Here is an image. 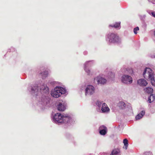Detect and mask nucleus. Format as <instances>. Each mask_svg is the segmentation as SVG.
<instances>
[{
	"instance_id": "f257e3e1",
	"label": "nucleus",
	"mask_w": 155,
	"mask_h": 155,
	"mask_svg": "<svg viewBox=\"0 0 155 155\" xmlns=\"http://www.w3.org/2000/svg\"><path fill=\"white\" fill-rule=\"evenodd\" d=\"M53 122L56 124H65L70 123L72 119L67 114H62L59 113L55 114L52 119Z\"/></svg>"
},
{
	"instance_id": "f03ea898",
	"label": "nucleus",
	"mask_w": 155,
	"mask_h": 155,
	"mask_svg": "<svg viewBox=\"0 0 155 155\" xmlns=\"http://www.w3.org/2000/svg\"><path fill=\"white\" fill-rule=\"evenodd\" d=\"M144 77L150 80L151 84L155 86V74L150 68H146L143 73Z\"/></svg>"
},
{
	"instance_id": "7ed1b4c3",
	"label": "nucleus",
	"mask_w": 155,
	"mask_h": 155,
	"mask_svg": "<svg viewBox=\"0 0 155 155\" xmlns=\"http://www.w3.org/2000/svg\"><path fill=\"white\" fill-rule=\"evenodd\" d=\"M67 92L65 88L60 86H56L51 91V94L52 96L58 98L62 94H67Z\"/></svg>"
},
{
	"instance_id": "20e7f679",
	"label": "nucleus",
	"mask_w": 155,
	"mask_h": 155,
	"mask_svg": "<svg viewBox=\"0 0 155 155\" xmlns=\"http://www.w3.org/2000/svg\"><path fill=\"white\" fill-rule=\"evenodd\" d=\"M106 41L109 44L111 43H118L120 42V39L114 33L109 34L106 37Z\"/></svg>"
},
{
	"instance_id": "39448f33",
	"label": "nucleus",
	"mask_w": 155,
	"mask_h": 155,
	"mask_svg": "<svg viewBox=\"0 0 155 155\" xmlns=\"http://www.w3.org/2000/svg\"><path fill=\"white\" fill-rule=\"evenodd\" d=\"M50 99L48 95H43L39 103L43 106L49 107L50 105Z\"/></svg>"
},
{
	"instance_id": "423d86ee",
	"label": "nucleus",
	"mask_w": 155,
	"mask_h": 155,
	"mask_svg": "<svg viewBox=\"0 0 155 155\" xmlns=\"http://www.w3.org/2000/svg\"><path fill=\"white\" fill-rule=\"evenodd\" d=\"M84 91L85 96L91 95L95 92V88L92 85H87L85 86Z\"/></svg>"
},
{
	"instance_id": "0eeeda50",
	"label": "nucleus",
	"mask_w": 155,
	"mask_h": 155,
	"mask_svg": "<svg viewBox=\"0 0 155 155\" xmlns=\"http://www.w3.org/2000/svg\"><path fill=\"white\" fill-rule=\"evenodd\" d=\"M121 81L124 83L126 84H130L133 82V79L130 75L124 74L121 77Z\"/></svg>"
},
{
	"instance_id": "6e6552de",
	"label": "nucleus",
	"mask_w": 155,
	"mask_h": 155,
	"mask_svg": "<svg viewBox=\"0 0 155 155\" xmlns=\"http://www.w3.org/2000/svg\"><path fill=\"white\" fill-rule=\"evenodd\" d=\"M94 81L97 82L98 84L103 85L105 84L107 80L101 75L98 76L94 78Z\"/></svg>"
},
{
	"instance_id": "1a4fd4ad",
	"label": "nucleus",
	"mask_w": 155,
	"mask_h": 155,
	"mask_svg": "<svg viewBox=\"0 0 155 155\" xmlns=\"http://www.w3.org/2000/svg\"><path fill=\"white\" fill-rule=\"evenodd\" d=\"M110 109L107 105L105 103L102 104V107L100 109H97V111L103 113H108Z\"/></svg>"
},
{
	"instance_id": "9d476101",
	"label": "nucleus",
	"mask_w": 155,
	"mask_h": 155,
	"mask_svg": "<svg viewBox=\"0 0 155 155\" xmlns=\"http://www.w3.org/2000/svg\"><path fill=\"white\" fill-rule=\"evenodd\" d=\"M93 62V61H88L86 62L84 64V70L88 75H90L91 74V72L88 68L91 66Z\"/></svg>"
},
{
	"instance_id": "9b49d317",
	"label": "nucleus",
	"mask_w": 155,
	"mask_h": 155,
	"mask_svg": "<svg viewBox=\"0 0 155 155\" xmlns=\"http://www.w3.org/2000/svg\"><path fill=\"white\" fill-rule=\"evenodd\" d=\"M66 104L64 102H60L57 106L58 110L60 111H63L66 109Z\"/></svg>"
},
{
	"instance_id": "f8f14e48",
	"label": "nucleus",
	"mask_w": 155,
	"mask_h": 155,
	"mask_svg": "<svg viewBox=\"0 0 155 155\" xmlns=\"http://www.w3.org/2000/svg\"><path fill=\"white\" fill-rule=\"evenodd\" d=\"M28 90L31 91V93H35L36 95H37V92L38 91L39 89L37 85H35L33 87H30L28 88Z\"/></svg>"
},
{
	"instance_id": "ddd939ff",
	"label": "nucleus",
	"mask_w": 155,
	"mask_h": 155,
	"mask_svg": "<svg viewBox=\"0 0 155 155\" xmlns=\"http://www.w3.org/2000/svg\"><path fill=\"white\" fill-rule=\"evenodd\" d=\"M40 90L41 92H43L47 94L49 93V88L45 84L42 85L40 89Z\"/></svg>"
},
{
	"instance_id": "4468645a",
	"label": "nucleus",
	"mask_w": 155,
	"mask_h": 155,
	"mask_svg": "<svg viewBox=\"0 0 155 155\" xmlns=\"http://www.w3.org/2000/svg\"><path fill=\"white\" fill-rule=\"evenodd\" d=\"M99 133L102 135H105L107 132V128L104 126H101L99 128Z\"/></svg>"
},
{
	"instance_id": "2eb2a0df",
	"label": "nucleus",
	"mask_w": 155,
	"mask_h": 155,
	"mask_svg": "<svg viewBox=\"0 0 155 155\" xmlns=\"http://www.w3.org/2000/svg\"><path fill=\"white\" fill-rule=\"evenodd\" d=\"M137 84L140 86H145L148 83L146 80L143 79H139L137 81Z\"/></svg>"
},
{
	"instance_id": "dca6fc26",
	"label": "nucleus",
	"mask_w": 155,
	"mask_h": 155,
	"mask_svg": "<svg viewBox=\"0 0 155 155\" xmlns=\"http://www.w3.org/2000/svg\"><path fill=\"white\" fill-rule=\"evenodd\" d=\"M145 114L144 110L141 111L135 117L136 120H139L141 119Z\"/></svg>"
},
{
	"instance_id": "f3484780",
	"label": "nucleus",
	"mask_w": 155,
	"mask_h": 155,
	"mask_svg": "<svg viewBox=\"0 0 155 155\" xmlns=\"http://www.w3.org/2000/svg\"><path fill=\"white\" fill-rule=\"evenodd\" d=\"M120 150L117 149L113 150L110 155H120Z\"/></svg>"
},
{
	"instance_id": "a211bd4d",
	"label": "nucleus",
	"mask_w": 155,
	"mask_h": 155,
	"mask_svg": "<svg viewBox=\"0 0 155 155\" xmlns=\"http://www.w3.org/2000/svg\"><path fill=\"white\" fill-rule=\"evenodd\" d=\"M144 90L145 92L149 94H152L153 91V88L151 87H146L144 89Z\"/></svg>"
},
{
	"instance_id": "6ab92c4d",
	"label": "nucleus",
	"mask_w": 155,
	"mask_h": 155,
	"mask_svg": "<svg viewBox=\"0 0 155 155\" xmlns=\"http://www.w3.org/2000/svg\"><path fill=\"white\" fill-rule=\"evenodd\" d=\"M118 105L120 108L121 109H124L126 107V105L124 102L123 101H120L118 103Z\"/></svg>"
},
{
	"instance_id": "aec40b11",
	"label": "nucleus",
	"mask_w": 155,
	"mask_h": 155,
	"mask_svg": "<svg viewBox=\"0 0 155 155\" xmlns=\"http://www.w3.org/2000/svg\"><path fill=\"white\" fill-rule=\"evenodd\" d=\"M104 103H103L102 102L98 100L96 102V104L98 108H97V109H100L102 106V104Z\"/></svg>"
},
{
	"instance_id": "412c9836",
	"label": "nucleus",
	"mask_w": 155,
	"mask_h": 155,
	"mask_svg": "<svg viewBox=\"0 0 155 155\" xmlns=\"http://www.w3.org/2000/svg\"><path fill=\"white\" fill-rule=\"evenodd\" d=\"M120 22H118L116 23L114 25H110L109 26H111L112 27H114L115 28L120 29Z\"/></svg>"
},
{
	"instance_id": "4be33fe9",
	"label": "nucleus",
	"mask_w": 155,
	"mask_h": 155,
	"mask_svg": "<svg viewBox=\"0 0 155 155\" xmlns=\"http://www.w3.org/2000/svg\"><path fill=\"white\" fill-rule=\"evenodd\" d=\"M154 99H155V95L154 96L153 94H151L148 97V101L149 103H151L154 100Z\"/></svg>"
},
{
	"instance_id": "5701e85b",
	"label": "nucleus",
	"mask_w": 155,
	"mask_h": 155,
	"mask_svg": "<svg viewBox=\"0 0 155 155\" xmlns=\"http://www.w3.org/2000/svg\"><path fill=\"white\" fill-rule=\"evenodd\" d=\"M107 77L109 79H112L114 77V74L111 72H109Z\"/></svg>"
},
{
	"instance_id": "b1692460",
	"label": "nucleus",
	"mask_w": 155,
	"mask_h": 155,
	"mask_svg": "<svg viewBox=\"0 0 155 155\" xmlns=\"http://www.w3.org/2000/svg\"><path fill=\"white\" fill-rule=\"evenodd\" d=\"M40 74H41L43 78H44L47 76L48 73L47 71H45L42 73H40Z\"/></svg>"
},
{
	"instance_id": "393cba45",
	"label": "nucleus",
	"mask_w": 155,
	"mask_h": 155,
	"mask_svg": "<svg viewBox=\"0 0 155 155\" xmlns=\"http://www.w3.org/2000/svg\"><path fill=\"white\" fill-rule=\"evenodd\" d=\"M123 143L124 145H128V141L127 139L124 140Z\"/></svg>"
},
{
	"instance_id": "a878e982",
	"label": "nucleus",
	"mask_w": 155,
	"mask_h": 155,
	"mask_svg": "<svg viewBox=\"0 0 155 155\" xmlns=\"http://www.w3.org/2000/svg\"><path fill=\"white\" fill-rule=\"evenodd\" d=\"M139 30V28L138 27L134 28V32L135 34H137V31Z\"/></svg>"
},
{
	"instance_id": "bb28decb",
	"label": "nucleus",
	"mask_w": 155,
	"mask_h": 155,
	"mask_svg": "<svg viewBox=\"0 0 155 155\" xmlns=\"http://www.w3.org/2000/svg\"><path fill=\"white\" fill-rule=\"evenodd\" d=\"M151 15L155 18V12L152 11L151 12Z\"/></svg>"
},
{
	"instance_id": "cd10ccee",
	"label": "nucleus",
	"mask_w": 155,
	"mask_h": 155,
	"mask_svg": "<svg viewBox=\"0 0 155 155\" xmlns=\"http://www.w3.org/2000/svg\"><path fill=\"white\" fill-rule=\"evenodd\" d=\"M150 57L152 58H155V55L154 54H150Z\"/></svg>"
},
{
	"instance_id": "c85d7f7f",
	"label": "nucleus",
	"mask_w": 155,
	"mask_h": 155,
	"mask_svg": "<svg viewBox=\"0 0 155 155\" xmlns=\"http://www.w3.org/2000/svg\"><path fill=\"white\" fill-rule=\"evenodd\" d=\"M149 2H151L153 4H155V2L154 0H148Z\"/></svg>"
},
{
	"instance_id": "c756f323",
	"label": "nucleus",
	"mask_w": 155,
	"mask_h": 155,
	"mask_svg": "<svg viewBox=\"0 0 155 155\" xmlns=\"http://www.w3.org/2000/svg\"><path fill=\"white\" fill-rule=\"evenodd\" d=\"M127 146H124L123 147V148L125 150H127Z\"/></svg>"
},
{
	"instance_id": "7c9ffc66",
	"label": "nucleus",
	"mask_w": 155,
	"mask_h": 155,
	"mask_svg": "<svg viewBox=\"0 0 155 155\" xmlns=\"http://www.w3.org/2000/svg\"><path fill=\"white\" fill-rule=\"evenodd\" d=\"M151 11H147V12L150 15H151Z\"/></svg>"
},
{
	"instance_id": "2f4dec72",
	"label": "nucleus",
	"mask_w": 155,
	"mask_h": 155,
	"mask_svg": "<svg viewBox=\"0 0 155 155\" xmlns=\"http://www.w3.org/2000/svg\"><path fill=\"white\" fill-rule=\"evenodd\" d=\"M102 155H109L107 153H104L102 154Z\"/></svg>"
},
{
	"instance_id": "473e14b6",
	"label": "nucleus",
	"mask_w": 155,
	"mask_h": 155,
	"mask_svg": "<svg viewBox=\"0 0 155 155\" xmlns=\"http://www.w3.org/2000/svg\"><path fill=\"white\" fill-rule=\"evenodd\" d=\"M154 2H155V0H154Z\"/></svg>"
}]
</instances>
